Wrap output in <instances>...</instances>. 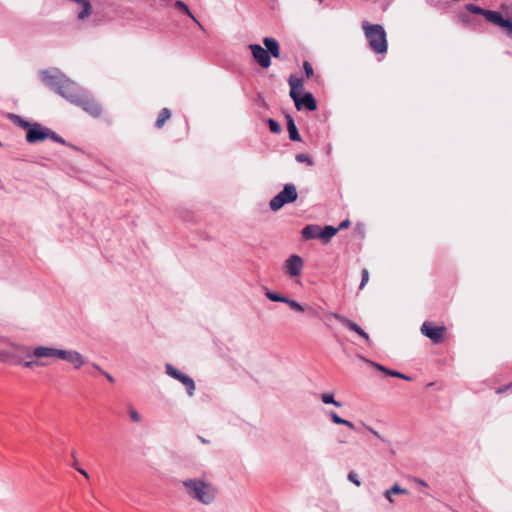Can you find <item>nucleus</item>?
Returning <instances> with one entry per match:
<instances>
[{
	"instance_id": "obj_5",
	"label": "nucleus",
	"mask_w": 512,
	"mask_h": 512,
	"mask_svg": "<svg viewBox=\"0 0 512 512\" xmlns=\"http://www.w3.org/2000/svg\"><path fill=\"white\" fill-rule=\"evenodd\" d=\"M297 197L298 194L295 185L286 184L283 190L270 200L269 207L272 211H278L285 204L296 201Z\"/></svg>"
},
{
	"instance_id": "obj_33",
	"label": "nucleus",
	"mask_w": 512,
	"mask_h": 512,
	"mask_svg": "<svg viewBox=\"0 0 512 512\" xmlns=\"http://www.w3.org/2000/svg\"><path fill=\"white\" fill-rule=\"evenodd\" d=\"M295 159L299 163H307L308 165H312L313 164V161L311 160V158L307 154H305V153L297 154Z\"/></svg>"
},
{
	"instance_id": "obj_18",
	"label": "nucleus",
	"mask_w": 512,
	"mask_h": 512,
	"mask_svg": "<svg viewBox=\"0 0 512 512\" xmlns=\"http://www.w3.org/2000/svg\"><path fill=\"white\" fill-rule=\"evenodd\" d=\"M263 44L266 47L265 49L268 51L270 57H280V45L276 39L272 37H265L263 38Z\"/></svg>"
},
{
	"instance_id": "obj_47",
	"label": "nucleus",
	"mask_w": 512,
	"mask_h": 512,
	"mask_svg": "<svg viewBox=\"0 0 512 512\" xmlns=\"http://www.w3.org/2000/svg\"><path fill=\"white\" fill-rule=\"evenodd\" d=\"M198 439H199L202 443H204V444H207V443L209 442L208 440H206V439H205V438H203L202 436H198Z\"/></svg>"
},
{
	"instance_id": "obj_8",
	"label": "nucleus",
	"mask_w": 512,
	"mask_h": 512,
	"mask_svg": "<svg viewBox=\"0 0 512 512\" xmlns=\"http://www.w3.org/2000/svg\"><path fill=\"white\" fill-rule=\"evenodd\" d=\"M254 60L264 69L271 66V57L268 51L259 44H250L248 46Z\"/></svg>"
},
{
	"instance_id": "obj_13",
	"label": "nucleus",
	"mask_w": 512,
	"mask_h": 512,
	"mask_svg": "<svg viewBox=\"0 0 512 512\" xmlns=\"http://www.w3.org/2000/svg\"><path fill=\"white\" fill-rule=\"evenodd\" d=\"M333 317L338 320L341 324H343L344 326H346L348 329H350L351 331H354L356 332L360 337H362L367 343H370V337L369 335L359 326L357 325L356 323L352 322L351 320H349L347 317L341 315V314H338V313H334L333 314Z\"/></svg>"
},
{
	"instance_id": "obj_16",
	"label": "nucleus",
	"mask_w": 512,
	"mask_h": 512,
	"mask_svg": "<svg viewBox=\"0 0 512 512\" xmlns=\"http://www.w3.org/2000/svg\"><path fill=\"white\" fill-rule=\"evenodd\" d=\"M367 363H369L372 367H374L375 369L381 371V372H384L386 375L388 376H391V377H397V378H401V379H404L406 381H411L412 378L406 374H403L401 372H398V371H394V370H390L388 368H386L385 366L381 365V364H378L376 362H372V361H369V360H366L364 359Z\"/></svg>"
},
{
	"instance_id": "obj_3",
	"label": "nucleus",
	"mask_w": 512,
	"mask_h": 512,
	"mask_svg": "<svg viewBox=\"0 0 512 512\" xmlns=\"http://www.w3.org/2000/svg\"><path fill=\"white\" fill-rule=\"evenodd\" d=\"M0 362L30 367L32 365V352L27 346L9 343L7 347L0 350Z\"/></svg>"
},
{
	"instance_id": "obj_50",
	"label": "nucleus",
	"mask_w": 512,
	"mask_h": 512,
	"mask_svg": "<svg viewBox=\"0 0 512 512\" xmlns=\"http://www.w3.org/2000/svg\"><path fill=\"white\" fill-rule=\"evenodd\" d=\"M0 350H3V348L0 347Z\"/></svg>"
},
{
	"instance_id": "obj_42",
	"label": "nucleus",
	"mask_w": 512,
	"mask_h": 512,
	"mask_svg": "<svg viewBox=\"0 0 512 512\" xmlns=\"http://www.w3.org/2000/svg\"><path fill=\"white\" fill-rule=\"evenodd\" d=\"M76 470L81 474L83 475L86 479H89V474L86 472V470H84L83 468H81L80 466L76 468Z\"/></svg>"
},
{
	"instance_id": "obj_6",
	"label": "nucleus",
	"mask_w": 512,
	"mask_h": 512,
	"mask_svg": "<svg viewBox=\"0 0 512 512\" xmlns=\"http://www.w3.org/2000/svg\"><path fill=\"white\" fill-rule=\"evenodd\" d=\"M165 369H166V373L170 377L178 380L179 382H181L186 387L187 394L189 396H193L194 395L195 388H196L195 387V382H194V380L190 376L182 373L181 371L176 369L172 364H169V363H167L165 365Z\"/></svg>"
},
{
	"instance_id": "obj_35",
	"label": "nucleus",
	"mask_w": 512,
	"mask_h": 512,
	"mask_svg": "<svg viewBox=\"0 0 512 512\" xmlns=\"http://www.w3.org/2000/svg\"><path fill=\"white\" fill-rule=\"evenodd\" d=\"M348 480L358 487L361 485V481H360L358 475L354 471L349 472Z\"/></svg>"
},
{
	"instance_id": "obj_48",
	"label": "nucleus",
	"mask_w": 512,
	"mask_h": 512,
	"mask_svg": "<svg viewBox=\"0 0 512 512\" xmlns=\"http://www.w3.org/2000/svg\"><path fill=\"white\" fill-rule=\"evenodd\" d=\"M93 367L95 369H97L98 371H100L101 373H103V370L100 368V366H98L97 364H93Z\"/></svg>"
},
{
	"instance_id": "obj_39",
	"label": "nucleus",
	"mask_w": 512,
	"mask_h": 512,
	"mask_svg": "<svg viewBox=\"0 0 512 512\" xmlns=\"http://www.w3.org/2000/svg\"><path fill=\"white\" fill-rule=\"evenodd\" d=\"M71 456L73 458L72 466L76 469L77 467H79L76 451H72Z\"/></svg>"
},
{
	"instance_id": "obj_32",
	"label": "nucleus",
	"mask_w": 512,
	"mask_h": 512,
	"mask_svg": "<svg viewBox=\"0 0 512 512\" xmlns=\"http://www.w3.org/2000/svg\"><path fill=\"white\" fill-rule=\"evenodd\" d=\"M287 301L288 302H285V303L288 304L291 309H293V310H295L297 312H303L304 311V307L300 303H298L297 301L289 299L288 297H287Z\"/></svg>"
},
{
	"instance_id": "obj_34",
	"label": "nucleus",
	"mask_w": 512,
	"mask_h": 512,
	"mask_svg": "<svg viewBox=\"0 0 512 512\" xmlns=\"http://www.w3.org/2000/svg\"><path fill=\"white\" fill-rule=\"evenodd\" d=\"M303 69H304V72H305V75L307 78H310L313 76V74H314L313 68H312V65L308 61H304Z\"/></svg>"
},
{
	"instance_id": "obj_2",
	"label": "nucleus",
	"mask_w": 512,
	"mask_h": 512,
	"mask_svg": "<svg viewBox=\"0 0 512 512\" xmlns=\"http://www.w3.org/2000/svg\"><path fill=\"white\" fill-rule=\"evenodd\" d=\"M187 497L204 506L212 505L217 498V487L205 478H187L181 481Z\"/></svg>"
},
{
	"instance_id": "obj_49",
	"label": "nucleus",
	"mask_w": 512,
	"mask_h": 512,
	"mask_svg": "<svg viewBox=\"0 0 512 512\" xmlns=\"http://www.w3.org/2000/svg\"><path fill=\"white\" fill-rule=\"evenodd\" d=\"M507 386H510V390L512 391V382L508 384Z\"/></svg>"
},
{
	"instance_id": "obj_11",
	"label": "nucleus",
	"mask_w": 512,
	"mask_h": 512,
	"mask_svg": "<svg viewBox=\"0 0 512 512\" xmlns=\"http://www.w3.org/2000/svg\"><path fill=\"white\" fill-rule=\"evenodd\" d=\"M60 354L59 359L72 364L75 369H80L86 363L85 358L78 351L62 349Z\"/></svg>"
},
{
	"instance_id": "obj_10",
	"label": "nucleus",
	"mask_w": 512,
	"mask_h": 512,
	"mask_svg": "<svg viewBox=\"0 0 512 512\" xmlns=\"http://www.w3.org/2000/svg\"><path fill=\"white\" fill-rule=\"evenodd\" d=\"M304 266V262L299 255L293 254L289 256L284 264L285 271L289 277H297L300 275Z\"/></svg>"
},
{
	"instance_id": "obj_41",
	"label": "nucleus",
	"mask_w": 512,
	"mask_h": 512,
	"mask_svg": "<svg viewBox=\"0 0 512 512\" xmlns=\"http://www.w3.org/2000/svg\"><path fill=\"white\" fill-rule=\"evenodd\" d=\"M509 390H510V386L505 385V386L499 387L497 389L496 393L501 394V393L507 392Z\"/></svg>"
},
{
	"instance_id": "obj_46",
	"label": "nucleus",
	"mask_w": 512,
	"mask_h": 512,
	"mask_svg": "<svg viewBox=\"0 0 512 512\" xmlns=\"http://www.w3.org/2000/svg\"><path fill=\"white\" fill-rule=\"evenodd\" d=\"M415 482L420 484V485H422V486H424V487L427 486V483L424 480H422V479L417 478V479H415Z\"/></svg>"
},
{
	"instance_id": "obj_36",
	"label": "nucleus",
	"mask_w": 512,
	"mask_h": 512,
	"mask_svg": "<svg viewBox=\"0 0 512 512\" xmlns=\"http://www.w3.org/2000/svg\"><path fill=\"white\" fill-rule=\"evenodd\" d=\"M361 276H362V279H361V283H360L359 289H363L364 286L366 285V283L369 280V272H368V270L367 269H363L362 272H361Z\"/></svg>"
},
{
	"instance_id": "obj_38",
	"label": "nucleus",
	"mask_w": 512,
	"mask_h": 512,
	"mask_svg": "<svg viewBox=\"0 0 512 512\" xmlns=\"http://www.w3.org/2000/svg\"><path fill=\"white\" fill-rule=\"evenodd\" d=\"M26 130V140L29 142V143H32V137H33V134H32V124L25 129Z\"/></svg>"
},
{
	"instance_id": "obj_1",
	"label": "nucleus",
	"mask_w": 512,
	"mask_h": 512,
	"mask_svg": "<svg viewBox=\"0 0 512 512\" xmlns=\"http://www.w3.org/2000/svg\"><path fill=\"white\" fill-rule=\"evenodd\" d=\"M42 82L55 90L69 102L80 106L93 117L100 116L102 108L84 89L69 80L58 69L52 68L40 72Z\"/></svg>"
},
{
	"instance_id": "obj_31",
	"label": "nucleus",
	"mask_w": 512,
	"mask_h": 512,
	"mask_svg": "<svg viewBox=\"0 0 512 512\" xmlns=\"http://www.w3.org/2000/svg\"><path fill=\"white\" fill-rule=\"evenodd\" d=\"M268 125H269L271 132H273L275 134L280 133L282 130L280 124L277 121H275L274 119H271V118L268 119Z\"/></svg>"
},
{
	"instance_id": "obj_25",
	"label": "nucleus",
	"mask_w": 512,
	"mask_h": 512,
	"mask_svg": "<svg viewBox=\"0 0 512 512\" xmlns=\"http://www.w3.org/2000/svg\"><path fill=\"white\" fill-rule=\"evenodd\" d=\"M171 117V112L168 108H163L155 122L157 128H162L164 123Z\"/></svg>"
},
{
	"instance_id": "obj_37",
	"label": "nucleus",
	"mask_w": 512,
	"mask_h": 512,
	"mask_svg": "<svg viewBox=\"0 0 512 512\" xmlns=\"http://www.w3.org/2000/svg\"><path fill=\"white\" fill-rule=\"evenodd\" d=\"M129 415H130V418L134 421V422H140L141 421V416L140 414L133 408L131 407L129 409Z\"/></svg>"
},
{
	"instance_id": "obj_21",
	"label": "nucleus",
	"mask_w": 512,
	"mask_h": 512,
	"mask_svg": "<svg viewBox=\"0 0 512 512\" xmlns=\"http://www.w3.org/2000/svg\"><path fill=\"white\" fill-rule=\"evenodd\" d=\"M286 118H287V129H288L290 140L291 141H301L300 134L298 132V129L295 125L293 118L289 115H287Z\"/></svg>"
},
{
	"instance_id": "obj_24",
	"label": "nucleus",
	"mask_w": 512,
	"mask_h": 512,
	"mask_svg": "<svg viewBox=\"0 0 512 512\" xmlns=\"http://www.w3.org/2000/svg\"><path fill=\"white\" fill-rule=\"evenodd\" d=\"M338 232V229L333 226H325L321 228L320 239L327 243Z\"/></svg>"
},
{
	"instance_id": "obj_29",
	"label": "nucleus",
	"mask_w": 512,
	"mask_h": 512,
	"mask_svg": "<svg viewBox=\"0 0 512 512\" xmlns=\"http://www.w3.org/2000/svg\"><path fill=\"white\" fill-rule=\"evenodd\" d=\"M82 5V10L78 14L79 19H85L91 14V4L88 0L80 3Z\"/></svg>"
},
{
	"instance_id": "obj_27",
	"label": "nucleus",
	"mask_w": 512,
	"mask_h": 512,
	"mask_svg": "<svg viewBox=\"0 0 512 512\" xmlns=\"http://www.w3.org/2000/svg\"><path fill=\"white\" fill-rule=\"evenodd\" d=\"M8 118L17 126H20L22 127L23 129H26L28 128L31 123L28 122V121H25L23 120L20 116L16 115V114H8Z\"/></svg>"
},
{
	"instance_id": "obj_12",
	"label": "nucleus",
	"mask_w": 512,
	"mask_h": 512,
	"mask_svg": "<svg viewBox=\"0 0 512 512\" xmlns=\"http://www.w3.org/2000/svg\"><path fill=\"white\" fill-rule=\"evenodd\" d=\"M295 103V107L297 110L307 109L309 111H314L317 109V102L310 92L304 93L303 96L298 95L296 99H293Z\"/></svg>"
},
{
	"instance_id": "obj_4",
	"label": "nucleus",
	"mask_w": 512,
	"mask_h": 512,
	"mask_svg": "<svg viewBox=\"0 0 512 512\" xmlns=\"http://www.w3.org/2000/svg\"><path fill=\"white\" fill-rule=\"evenodd\" d=\"M362 29L370 48L377 54H385L387 52L388 44L386 32L383 26L363 21Z\"/></svg>"
},
{
	"instance_id": "obj_26",
	"label": "nucleus",
	"mask_w": 512,
	"mask_h": 512,
	"mask_svg": "<svg viewBox=\"0 0 512 512\" xmlns=\"http://www.w3.org/2000/svg\"><path fill=\"white\" fill-rule=\"evenodd\" d=\"M320 399L324 404H332L336 407H341L342 403L335 400L334 395L331 393H322L320 394Z\"/></svg>"
},
{
	"instance_id": "obj_15",
	"label": "nucleus",
	"mask_w": 512,
	"mask_h": 512,
	"mask_svg": "<svg viewBox=\"0 0 512 512\" xmlns=\"http://www.w3.org/2000/svg\"><path fill=\"white\" fill-rule=\"evenodd\" d=\"M62 349L39 346L34 348V357L59 359Z\"/></svg>"
},
{
	"instance_id": "obj_19",
	"label": "nucleus",
	"mask_w": 512,
	"mask_h": 512,
	"mask_svg": "<svg viewBox=\"0 0 512 512\" xmlns=\"http://www.w3.org/2000/svg\"><path fill=\"white\" fill-rule=\"evenodd\" d=\"M288 82L290 86V97L296 99L303 89V81L295 76H290Z\"/></svg>"
},
{
	"instance_id": "obj_9",
	"label": "nucleus",
	"mask_w": 512,
	"mask_h": 512,
	"mask_svg": "<svg viewBox=\"0 0 512 512\" xmlns=\"http://www.w3.org/2000/svg\"><path fill=\"white\" fill-rule=\"evenodd\" d=\"M47 138H50L55 142L65 144V140L57 135L54 131H51L41 124L34 122V142L43 141Z\"/></svg>"
},
{
	"instance_id": "obj_44",
	"label": "nucleus",
	"mask_w": 512,
	"mask_h": 512,
	"mask_svg": "<svg viewBox=\"0 0 512 512\" xmlns=\"http://www.w3.org/2000/svg\"><path fill=\"white\" fill-rule=\"evenodd\" d=\"M348 226H349V220H345V221H343V222L339 225V227H338L337 229H338V231H339L340 229L346 228V227H348Z\"/></svg>"
},
{
	"instance_id": "obj_28",
	"label": "nucleus",
	"mask_w": 512,
	"mask_h": 512,
	"mask_svg": "<svg viewBox=\"0 0 512 512\" xmlns=\"http://www.w3.org/2000/svg\"><path fill=\"white\" fill-rule=\"evenodd\" d=\"M265 296L273 302H282V303L288 302L286 296H282V295L272 292L268 289H266Z\"/></svg>"
},
{
	"instance_id": "obj_22",
	"label": "nucleus",
	"mask_w": 512,
	"mask_h": 512,
	"mask_svg": "<svg viewBox=\"0 0 512 512\" xmlns=\"http://www.w3.org/2000/svg\"><path fill=\"white\" fill-rule=\"evenodd\" d=\"M327 415L330 417L331 421L334 424L344 425L351 430L355 429V425L351 421L341 418L340 416H338V414L336 412L329 411V412H327Z\"/></svg>"
},
{
	"instance_id": "obj_14",
	"label": "nucleus",
	"mask_w": 512,
	"mask_h": 512,
	"mask_svg": "<svg viewBox=\"0 0 512 512\" xmlns=\"http://www.w3.org/2000/svg\"><path fill=\"white\" fill-rule=\"evenodd\" d=\"M484 17L487 21H489L495 25H498L502 28L507 29V27H512L510 24L511 20L504 19L502 17L501 13H499L497 11L485 10Z\"/></svg>"
},
{
	"instance_id": "obj_40",
	"label": "nucleus",
	"mask_w": 512,
	"mask_h": 512,
	"mask_svg": "<svg viewBox=\"0 0 512 512\" xmlns=\"http://www.w3.org/2000/svg\"><path fill=\"white\" fill-rule=\"evenodd\" d=\"M367 429L375 436L377 437L378 439H380L381 441H385V439L376 431L374 430L373 428L371 427H367Z\"/></svg>"
},
{
	"instance_id": "obj_20",
	"label": "nucleus",
	"mask_w": 512,
	"mask_h": 512,
	"mask_svg": "<svg viewBox=\"0 0 512 512\" xmlns=\"http://www.w3.org/2000/svg\"><path fill=\"white\" fill-rule=\"evenodd\" d=\"M174 6L180 12L189 16L201 30H204L203 25L198 21V19L193 15V13L190 11L189 7L183 1H181V0L175 1Z\"/></svg>"
},
{
	"instance_id": "obj_17",
	"label": "nucleus",
	"mask_w": 512,
	"mask_h": 512,
	"mask_svg": "<svg viewBox=\"0 0 512 512\" xmlns=\"http://www.w3.org/2000/svg\"><path fill=\"white\" fill-rule=\"evenodd\" d=\"M321 227L316 224L305 226L301 231V236L304 240L320 239Z\"/></svg>"
},
{
	"instance_id": "obj_45",
	"label": "nucleus",
	"mask_w": 512,
	"mask_h": 512,
	"mask_svg": "<svg viewBox=\"0 0 512 512\" xmlns=\"http://www.w3.org/2000/svg\"><path fill=\"white\" fill-rule=\"evenodd\" d=\"M510 24H511V27H507V29H506V33H507V35H508L509 37H511V38H512V19H511Z\"/></svg>"
},
{
	"instance_id": "obj_43",
	"label": "nucleus",
	"mask_w": 512,
	"mask_h": 512,
	"mask_svg": "<svg viewBox=\"0 0 512 512\" xmlns=\"http://www.w3.org/2000/svg\"><path fill=\"white\" fill-rule=\"evenodd\" d=\"M102 374L106 377V379H107L109 382L113 383V382L115 381L114 377H113L112 375H110L109 373H107V372L103 371V373H102Z\"/></svg>"
},
{
	"instance_id": "obj_23",
	"label": "nucleus",
	"mask_w": 512,
	"mask_h": 512,
	"mask_svg": "<svg viewBox=\"0 0 512 512\" xmlns=\"http://www.w3.org/2000/svg\"><path fill=\"white\" fill-rule=\"evenodd\" d=\"M395 494H408V491L404 488H401L398 484H394L390 489L384 492V497L390 502L394 503V499L392 495Z\"/></svg>"
},
{
	"instance_id": "obj_7",
	"label": "nucleus",
	"mask_w": 512,
	"mask_h": 512,
	"mask_svg": "<svg viewBox=\"0 0 512 512\" xmlns=\"http://www.w3.org/2000/svg\"><path fill=\"white\" fill-rule=\"evenodd\" d=\"M445 331V326H433L428 322H424L421 326V333L436 344L444 341Z\"/></svg>"
},
{
	"instance_id": "obj_30",
	"label": "nucleus",
	"mask_w": 512,
	"mask_h": 512,
	"mask_svg": "<svg viewBox=\"0 0 512 512\" xmlns=\"http://www.w3.org/2000/svg\"><path fill=\"white\" fill-rule=\"evenodd\" d=\"M466 8L471 13L477 14V15H482V16H484V13H485V10H486V9H483V8L477 6V5H474V4H468L466 6Z\"/></svg>"
}]
</instances>
